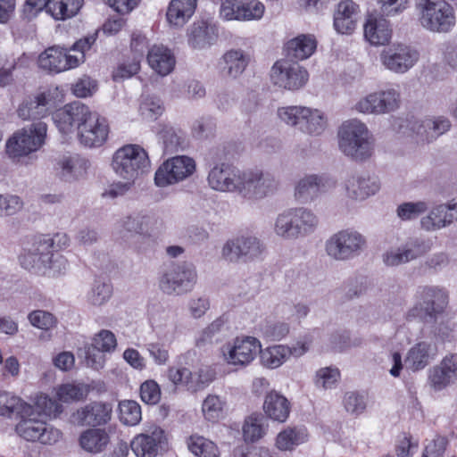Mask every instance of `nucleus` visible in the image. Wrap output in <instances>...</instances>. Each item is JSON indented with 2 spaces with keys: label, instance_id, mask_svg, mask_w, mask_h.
Masks as SVG:
<instances>
[{
  "label": "nucleus",
  "instance_id": "45",
  "mask_svg": "<svg viewBox=\"0 0 457 457\" xmlns=\"http://www.w3.org/2000/svg\"><path fill=\"white\" fill-rule=\"evenodd\" d=\"M83 0H48L47 14L55 21H66L78 14Z\"/></svg>",
  "mask_w": 457,
  "mask_h": 457
},
{
  "label": "nucleus",
  "instance_id": "15",
  "mask_svg": "<svg viewBox=\"0 0 457 457\" xmlns=\"http://www.w3.org/2000/svg\"><path fill=\"white\" fill-rule=\"evenodd\" d=\"M196 170L195 161L187 155H177L167 159L156 170L154 184L166 187L190 178Z\"/></svg>",
  "mask_w": 457,
  "mask_h": 457
},
{
  "label": "nucleus",
  "instance_id": "33",
  "mask_svg": "<svg viewBox=\"0 0 457 457\" xmlns=\"http://www.w3.org/2000/svg\"><path fill=\"white\" fill-rule=\"evenodd\" d=\"M437 353L436 344L428 341L419 342L408 351L405 365L412 371L423 370L436 358Z\"/></svg>",
  "mask_w": 457,
  "mask_h": 457
},
{
  "label": "nucleus",
  "instance_id": "2",
  "mask_svg": "<svg viewBox=\"0 0 457 457\" xmlns=\"http://www.w3.org/2000/svg\"><path fill=\"white\" fill-rule=\"evenodd\" d=\"M53 240L38 239L27 244L19 255L20 264L26 270L46 276H57L68 269L67 260L52 251Z\"/></svg>",
  "mask_w": 457,
  "mask_h": 457
},
{
  "label": "nucleus",
  "instance_id": "34",
  "mask_svg": "<svg viewBox=\"0 0 457 457\" xmlns=\"http://www.w3.org/2000/svg\"><path fill=\"white\" fill-rule=\"evenodd\" d=\"M110 442V434L103 428H87L79 436V445L81 449L91 454H98L104 452Z\"/></svg>",
  "mask_w": 457,
  "mask_h": 457
},
{
  "label": "nucleus",
  "instance_id": "51",
  "mask_svg": "<svg viewBox=\"0 0 457 457\" xmlns=\"http://www.w3.org/2000/svg\"><path fill=\"white\" fill-rule=\"evenodd\" d=\"M273 231L278 237L286 240L297 239L290 210L280 212L274 221Z\"/></svg>",
  "mask_w": 457,
  "mask_h": 457
},
{
  "label": "nucleus",
  "instance_id": "35",
  "mask_svg": "<svg viewBox=\"0 0 457 457\" xmlns=\"http://www.w3.org/2000/svg\"><path fill=\"white\" fill-rule=\"evenodd\" d=\"M218 37L217 29L206 21H196L187 31L188 45L195 50H203L212 46Z\"/></svg>",
  "mask_w": 457,
  "mask_h": 457
},
{
  "label": "nucleus",
  "instance_id": "58",
  "mask_svg": "<svg viewBox=\"0 0 457 457\" xmlns=\"http://www.w3.org/2000/svg\"><path fill=\"white\" fill-rule=\"evenodd\" d=\"M428 208V204L424 201L407 202L398 205L396 213L402 220H410L424 213Z\"/></svg>",
  "mask_w": 457,
  "mask_h": 457
},
{
  "label": "nucleus",
  "instance_id": "4",
  "mask_svg": "<svg viewBox=\"0 0 457 457\" xmlns=\"http://www.w3.org/2000/svg\"><path fill=\"white\" fill-rule=\"evenodd\" d=\"M277 116L286 125L312 137L322 135L328 126V118L323 110L305 105L278 107Z\"/></svg>",
  "mask_w": 457,
  "mask_h": 457
},
{
  "label": "nucleus",
  "instance_id": "16",
  "mask_svg": "<svg viewBox=\"0 0 457 457\" xmlns=\"http://www.w3.org/2000/svg\"><path fill=\"white\" fill-rule=\"evenodd\" d=\"M395 238L389 239L390 246L383 253L382 261L387 267H397L412 262L431 249V242L423 237L410 238L402 245H395Z\"/></svg>",
  "mask_w": 457,
  "mask_h": 457
},
{
  "label": "nucleus",
  "instance_id": "57",
  "mask_svg": "<svg viewBox=\"0 0 457 457\" xmlns=\"http://www.w3.org/2000/svg\"><path fill=\"white\" fill-rule=\"evenodd\" d=\"M451 127L450 121L444 117H436L426 119L423 123L419 126V129H424L428 134L427 137L431 138L432 141L449 130Z\"/></svg>",
  "mask_w": 457,
  "mask_h": 457
},
{
  "label": "nucleus",
  "instance_id": "11",
  "mask_svg": "<svg viewBox=\"0 0 457 457\" xmlns=\"http://www.w3.org/2000/svg\"><path fill=\"white\" fill-rule=\"evenodd\" d=\"M35 408L29 404V411L20 414L21 419L15 428L17 434L26 441L55 444L62 437L61 431L43 420L42 414Z\"/></svg>",
  "mask_w": 457,
  "mask_h": 457
},
{
  "label": "nucleus",
  "instance_id": "55",
  "mask_svg": "<svg viewBox=\"0 0 457 457\" xmlns=\"http://www.w3.org/2000/svg\"><path fill=\"white\" fill-rule=\"evenodd\" d=\"M140 70V59L138 57H128L118 63L113 70L112 77L115 81L128 79L136 75Z\"/></svg>",
  "mask_w": 457,
  "mask_h": 457
},
{
  "label": "nucleus",
  "instance_id": "56",
  "mask_svg": "<svg viewBox=\"0 0 457 457\" xmlns=\"http://www.w3.org/2000/svg\"><path fill=\"white\" fill-rule=\"evenodd\" d=\"M91 345L92 349H96L97 352L110 353L116 349L117 339L112 331L102 329L94 336Z\"/></svg>",
  "mask_w": 457,
  "mask_h": 457
},
{
  "label": "nucleus",
  "instance_id": "63",
  "mask_svg": "<svg viewBox=\"0 0 457 457\" xmlns=\"http://www.w3.org/2000/svg\"><path fill=\"white\" fill-rule=\"evenodd\" d=\"M140 397L147 404H156L161 399L159 385L152 379L145 381L140 386Z\"/></svg>",
  "mask_w": 457,
  "mask_h": 457
},
{
  "label": "nucleus",
  "instance_id": "10",
  "mask_svg": "<svg viewBox=\"0 0 457 457\" xmlns=\"http://www.w3.org/2000/svg\"><path fill=\"white\" fill-rule=\"evenodd\" d=\"M262 347V342L257 337L239 336L222 345L220 355L227 365L244 369L255 361Z\"/></svg>",
  "mask_w": 457,
  "mask_h": 457
},
{
  "label": "nucleus",
  "instance_id": "61",
  "mask_svg": "<svg viewBox=\"0 0 457 457\" xmlns=\"http://www.w3.org/2000/svg\"><path fill=\"white\" fill-rule=\"evenodd\" d=\"M164 111V107L160 100L146 98L139 107V112L143 119L145 120L153 121L157 120Z\"/></svg>",
  "mask_w": 457,
  "mask_h": 457
},
{
  "label": "nucleus",
  "instance_id": "28",
  "mask_svg": "<svg viewBox=\"0 0 457 457\" xmlns=\"http://www.w3.org/2000/svg\"><path fill=\"white\" fill-rule=\"evenodd\" d=\"M112 407L102 402L90 403L72 414V420L79 425L101 426L109 422Z\"/></svg>",
  "mask_w": 457,
  "mask_h": 457
},
{
  "label": "nucleus",
  "instance_id": "43",
  "mask_svg": "<svg viewBox=\"0 0 457 457\" xmlns=\"http://www.w3.org/2000/svg\"><path fill=\"white\" fill-rule=\"evenodd\" d=\"M201 412L205 421L218 423L227 416L228 403L225 398L210 394L202 403Z\"/></svg>",
  "mask_w": 457,
  "mask_h": 457
},
{
  "label": "nucleus",
  "instance_id": "64",
  "mask_svg": "<svg viewBox=\"0 0 457 457\" xmlns=\"http://www.w3.org/2000/svg\"><path fill=\"white\" fill-rule=\"evenodd\" d=\"M366 405L364 396L354 392H349L345 395L344 406L347 412L353 415H360L365 411Z\"/></svg>",
  "mask_w": 457,
  "mask_h": 457
},
{
  "label": "nucleus",
  "instance_id": "38",
  "mask_svg": "<svg viewBox=\"0 0 457 457\" xmlns=\"http://www.w3.org/2000/svg\"><path fill=\"white\" fill-rule=\"evenodd\" d=\"M113 295L112 283L104 278H96L90 284L85 302L91 308H102L108 303Z\"/></svg>",
  "mask_w": 457,
  "mask_h": 457
},
{
  "label": "nucleus",
  "instance_id": "12",
  "mask_svg": "<svg viewBox=\"0 0 457 457\" xmlns=\"http://www.w3.org/2000/svg\"><path fill=\"white\" fill-rule=\"evenodd\" d=\"M265 247L255 236L241 234L224 242L220 258L228 263L253 262L262 258Z\"/></svg>",
  "mask_w": 457,
  "mask_h": 457
},
{
  "label": "nucleus",
  "instance_id": "39",
  "mask_svg": "<svg viewBox=\"0 0 457 457\" xmlns=\"http://www.w3.org/2000/svg\"><path fill=\"white\" fill-rule=\"evenodd\" d=\"M197 0H171L166 12L168 23L175 28L183 27L195 13Z\"/></svg>",
  "mask_w": 457,
  "mask_h": 457
},
{
  "label": "nucleus",
  "instance_id": "22",
  "mask_svg": "<svg viewBox=\"0 0 457 457\" xmlns=\"http://www.w3.org/2000/svg\"><path fill=\"white\" fill-rule=\"evenodd\" d=\"M419 53L403 44H394L384 48L379 54L381 64L388 71L403 74L411 70L419 60Z\"/></svg>",
  "mask_w": 457,
  "mask_h": 457
},
{
  "label": "nucleus",
  "instance_id": "24",
  "mask_svg": "<svg viewBox=\"0 0 457 457\" xmlns=\"http://www.w3.org/2000/svg\"><path fill=\"white\" fill-rule=\"evenodd\" d=\"M167 437L164 430L156 425L148 426L144 433L136 436L130 447L137 457H155L159 449L165 445Z\"/></svg>",
  "mask_w": 457,
  "mask_h": 457
},
{
  "label": "nucleus",
  "instance_id": "21",
  "mask_svg": "<svg viewBox=\"0 0 457 457\" xmlns=\"http://www.w3.org/2000/svg\"><path fill=\"white\" fill-rule=\"evenodd\" d=\"M219 15L224 21H249L261 20L265 12L259 0H218Z\"/></svg>",
  "mask_w": 457,
  "mask_h": 457
},
{
  "label": "nucleus",
  "instance_id": "60",
  "mask_svg": "<svg viewBox=\"0 0 457 457\" xmlns=\"http://www.w3.org/2000/svg\"><path fill=\"white\" fill-rule=\"evenodd\" d=\"M290 331V326L285 321L269 322L262 328V336L272 341H280L285 338Z\"/></svg>",
  "mask_w": 457,
  "mask_h": 457
},
{
  "label": "nucleus",
  "instance_id": "19",
  "mask_svg": "<svg viewBox=\"0 0 457 457\" xmlns=\"http://www.w3.org/2000/svg\"><path fill=\"white\" fill-rule=\"evenodd\" d=\"M81 61L82 55L71 56L67 47L52 46L38 55L37 65L49 74H59L78 68Z\"/></svg>",
  "mask_w": 457,
  "mask_h": 457
},
{
  "label": "nucleus",
  "instance_id": "47",
  "mask_svg": "<svg viewBox=\"0 0 457 457\" xmlns=\"http://www.w3.org/2000/svg\"><path fill=\"white\" fill-rule=\"evenodd\" d=\"M258 355L261 365L270 370L278 369L288 361L287 350L284 344L261 348Z\"/></svg>",
  "mask_w": 457,
  "mask_h": 457
},
{
  "label": "nucleus",
  "instance_id": "46",
  "mask_svg": "<svg viewBox=\"0 0 457 457\" xmlns=\"http://www.w3.org/2000/svg\"><path fill=\"white\" fill-rule=\"evenodd\" d=\"M267 430L262 417L260 414L253 413L244 420L242 426L243 440L246 444L257 443L267 435Z\"/></svg>",
  "mask_w": 457,
  "mask_h": 457
},
{
  "label": "nucleus",
  "instance_id": "20",
  "mask_svg": "<svg viewBox=\"0 0 457 457\" xmlns=\"http://www.w3.org/2000/svg\"><path fill=\"white\" fill-rule=\"evenodd\" d=\"M270 79L274 85L288 90L303 87L309 79L305 68L288 60L276 62L270 70Z\"/></svg>",
  "mask_w": 457,
  "mask_h": 457
},
{
  "label": "nucleus",
  "instance_id": "27",
  "mask_svg": "<svg viewBox=\"0 0 457 457\" xmlns=\"http://www.w3.org/2000/svg\"><path fill=\"white\" fill-rule=\"evenodd\" d=\"M310 435L304 426L289 425L282 428L273 439V446L279 453H293L309 441Z\"/></svg>",
  "mask_w": 457,
  "mask_h": 457
},
{
  "label": "nucleus",
  "instance_id": "44",
  "mask_svg": "<svg viewBox=\"0 0 457 457\" xmlns=\"http://www.w3.org/2000/svg\"><path fill=\"white\" fill-rule=\"evenodd\" d=\"M289 210L298 238L310 235L318 227L319 219L312 210L303 207Z\"/></svg>",
  "mask_w": 457,
  "mask_h": 457
},
{
  "label": "nucleus",
  "instance_id": "36",
  "mask_svg": "<svg viewBox=\"0 0 457 457\" xmlns=\"http://www.w3.org/2000/svg\"><path fill=\"white\" fill-rule=\"evenodd\" d=\"M222 73L229 79H238L246 70L250 63L251 57L248 53L242 49L232 48L222 55Z\"/></svg>",
  "mask_w": 457,
  "mask_h": 457
},
{
  "label": "nucleus",
  "instance_id": "29",
  "mask_svg": "<svg viewBox=\"0 0 457 457\" xmlns=\"http://www.w3.org/2000/svg\"><path fill=\"white\" fill-rule=\"evenodd\" d=\"M390 21L381 15L370 14L363 25V35L371 46H386L392 38Z\"/></svg>",
  "mask_w": 457,
  "mask_h": 457
},
{
  "label": "nucleus",
  "instance_id": "8",
  "mask_svg": "<svg viewBox=\"0 0 457 457\" xmlns=\"http://www.w3.org/2000/svg\"><path fill=\"white\" fill-rule=\"evenodd\" d=\"M367 247V239L361 232L345 228L332 234L325 242L326 254L334 261L344 262L359 256Z\"/></svg>",
  "mask_w": 457,
  "mask_h": 457
},
{
  "label": "nucleus",
  "instance_id": "6",
  "mask_svg": "<svg viewBox=\"0 0 457 457\" xmlns=\"http://www.w3.org/2000/svg\"><path fill=\"white\" fill-rule=\"evenodd\" d=\"M150 168V160L145 150L138 145H126L112 155V169L122 179L135 182Z\"/></svg>",
  "mask_w": 457,
  "mask_h": 457
},
{
  "label": "nucleus",
  "instance_id": "49",
  "mask_svg": "<svg viewBox=\"0 0 457 457\" xmlns=\"http://www.w3.org/2000/svg\"><path fill=\"white\" fill-rule=\"evenodd\" d=\"M29 411V404L21 397L7 391H0V415L11 417L12 414L27 413Z\"/></svg>",
  "mask_w": 457,
  "mask_h": 457
},
{
  "label": "nucleus",
  "instance_id": "52",
  "mask_svg": "<svg viewBox=\"0 0 457 457\" xmlns=\"http://www.w3.org/2000/svg\"><path fill=\"white\" fill-rule=\"evenodd\" d=\"M37 96L47 113L65 101V91L60 86H50Z\"/></svg>",
  "mask_w": 457,
  "mask_h": 457
},
{
  "label": "nucleus",
  "instance_id": "31",
  "mask_svg": "<svg viewBox=\"0 0 457 457\" xmlns=\"http://www.w3.org/2000/svg\"><path fill=\"white\" fill-rule=\"evenodd\" d=\"M360 9L353 0H342L337 6L333 26L338 34L351 35L357 27Z\"/></svg>",
  "mask_w": 457,
  "mask_h": 457
},
{
  "label": "nucleus",
  "instance_id": "26",
  "mask_svg": "<svg viewBox=\"0 0 457 457\" xmlns=\"http://www.w3.org/2000/svg\"><path fill=\"white\" fill-rule=\"evenodd\" d=\"M428 381L436 391H441L457 381V353L445 355L429 371Z\"/></svg>",
  "mask_w": 457,
  "mask_h": 457
},
{
  "label": "nucleus",
  "instance_id": "13",
  "mask_svg": "<svg viewBox=\"0 0 457 457\" xmlns=\"http://www.w3.org/2000/svg\"><path fill=\"white\" fill-rule=\"evenodd\" d=\"M416 303L408 311V320H423L442 313L448 304V294L437 286H424L418 288L415 295Z\"/></svg>",
  "mask_w": 457,
  "mask_h": 457
},
{
  "label": "nucleus",
  "instance_id": "50",
  "mask_svg": "<svg viewBox=\"0 0 457 457\" xmlns=\"http://www.w3.org/2000/svg\"><path fill=\"white\" fill-rule=\"evenodd\" d=\"M341 379V374L336 367H323L319 369L314 376V385L322 390H331L337 386Z\"/></svg>",
  "mask_w": 457,
  "mask_h": 457
},
{
  "label": "nucleus",
  "instance_id": "32",
  "mask_svg": "<svg viewBox=\"0 0 457 457\" xmlns=\"http://www.w3.org/2000/svg\"><path fill=\"white\" fill-rule=\"evenodd\" d=\"M291 403L277 391L269 392L263 401L262 411L267 419L279 424L286 423L290 416Z\"/></svg>",
  "mask_w": 457,
  "mask_h": 457
},
{
  "label": "nucleus",
  "instance_id": "53",
  "mask_svg": "<svg viewBox=\"0 0 457 457\" xmlns=\"http://www.w3.org/2000/svg\"><path fill=\"white\" fill-rule=\"evenodd\" d=\"M154 225V220L149 215L134 214L126 217L122 222V228L136 234H147Z\"/></svg>",
  "mask_w": 457,
  "mask_h": 457
},
{
  "label": "nucleus",
  "instance_id": "23",
  "mask_svg": "<svg viewBox=\"0 0 457 457\" xmlns=\"http://www.w3.org/2000/svg\"><path fill=\"white\" fill-rule=\"evenodd\" d=\"M243 170L227 164L214 166L208 174L209 187L220 193L241 194Z\"/></svg>",
  "mask_w": 457,
  "mask_h": 457
},
{
  "label": "nucleus",
  "instance_id": "37",
  "mask_svg": "<svg viewBox=\"0 0 457 457\" xmlns=\"http://www.w3.org/2000/svg\"><path fill=\"white\" fill-rule=\"evenodd\" d=\"M147 62L154 72L167 76L173 71L176 60L169 48L162 45H155L148 51Z\"/></svg>",
  "mask_w": 457,
  "mask_h": 457
},
{
  "label": "nucleus",
  "instance_id": "48",
  "mask_svg": "<svg viewBox=\"0 0 457 457\" xmlns=\"http://www.w3.org/2000/svg\"><path fill=\"white\" fill-rule=\"evenodd\" d=\"M187 448L196 457H220V450L212 440L193 435L187 441Z\"/></svg>",
  "mask_w": 457,
  "mask_h": 457
},
{
  "label": "nucleus",
  "instance_id": "18",
  "mask_svg": "<svg viewBox=\"0 0 457 457\" xmlns=\"http://www.w3.org/2000/svg\"><path fill=\"white\" fill-rule=\"evenodd\" d=\"M197 280L194 265L182 263L168 268L161 276L159 287L168 295H183L191 291Z\"/></svg>",
  "mask_w": 457,
  "mask_h": 457
},
{
  "label": "nucleus",
  "instance_id": "42",
  "mask_svg": "<svg viewBox=\"0 0 457 457\" xmlns=\"http://www.w3.org/2000/svg\"><path fill=\"white\" fill-rule=\"evenodd\" d=\"M317 39L312 34H300L287 43L288 54L299 61L310 58L317 49Z\"/></svg>",
  "mask_w": 457,
  "mask_h": 457
},
{
  "label": "nucleus",
  "instance_id": "14",
  "mask_svg": "<svg viewBox=\"0 0 457 457\" xmlns=\"http://www.w3.org/2000/svg\"><path fill=\"white\" fill-rule=\"evenodd\" d=\"M279 180L270 171L259 168L243 170L240 195L248 200H261L274 195Z\"/></svg>",
  "mask_w": 457,
  "mask_h": 457
},
{
  "label": "nucleus",
  "instance_id": "7",
  "mask_svg": "<svg viewBox=\"0 0 457 457\" xmlns=\"http://www.w3.org/2000/svg\"><path fill=\"white\" fill-rule=\"evenodd\" d=\"M47 126L45 122H34L16 130L6 141V154L12 160L37 152L46 143Z\"/></svg>",
  "mask_w": 457,
  "mask_h": 457
},
{
  "label": "nucleus",
  "instance_id": "1",
  "mask_svg": "<svg viewBox=\"0 0 457 457\" xmlns=\"http://www.w3.org/2000/svg\"><path fill=\"white\" fill-rule=\"evenodd\" d=\"M53 120L63 136H70L77 129L78 138L85 146L99 147L107 141L110 129L106 119L79 102L57 110Z\"/></svg>",
  "mask_w": 457,
  "mask_h": 457
},
{
  "label": "nucleus",
  "instance_id": "41",
  "mask_svg": "<svg viewBox=\"0 0 457 457\" xmlns=\"http://www.w3.org/2000/svg\"><path fill=\"white\" fill-rule=\"evenodd\" d=\"M87 162L77 155H63L55 165L57 174L65 181L82 178L87 172Z\"/></svg>",
  "mask_w": 457,
  "mask_h": 457
},
{
  "label": "nucleus",
  "instance_id": "59",
  "mask_svg": "<svg viewBox=\"0 0 457 457\" xmlns=\"http://www.w3.org/2000/svg\"><path fill=\"white\" fill-rule=\"evenodd\" d=\"M19 117L24 120L44 117L47 114L39 103L37 96L34 99L23 102L18 109Z\"/></svg>",
  "mask_w": 457,
  "mask_h": 457
},
{
  "label": "nucleus",
  "instance_id": "5",
  "mask_svg": "<svg viewBox=\"0 0 457 457\" xmlns=\"http://www.w3.org/2000/svg\"><path fill=\"white\" fill-rule=\"evenodd\" d=\"M417 10L419 22L428 31L449 33L455 27L454 10L445 0H420Z\"/></svg>",
  "mask_w": 457,
  "mask_h": 457
},
{
  "label": "nucleus",
  "instance_id": "17",
  "mask_svg": "<svg viewBox=\"0 0 457 457\" xmlns=\"http://www.w3.org/2000/svg\"><path fill=\"white\" fill-rule=\"evenodd\" d=\"M401 96L395 87L371 92L360 97L353 104V110L362 114H386L397 110Z\"/></svg>",
  "mask_w": 457,
  "mask_h": 457
},
{
  "label": "nucleus",
  "instance_id": "40",
  "mask_svg": "<svg viewBox=\"0 0 457 457\" xmlns=\"http://www.w3.org/2000/svg\"><path fill=\"white\" fill-rule=\"evenodd\" d=\"M335 183L323 176L307 175L296 184L295 195L297 199L307 200L317 193L334 187Z\"/></svg>",
  "mask_w": 457,
  "mask_h": 457
},
{
  "label": "nucleus",
  "instance_id": "9",
  "mask_svg": "<svg viewBox=\"0 0 457 457\" xmlns=\"http://www.w3.org/2000/svg\"><path fill=\"white\" fill-rule=\"evenodd\" d=\"M54 391V400L41 394L37 396L35 404L45 415L55 418L62 412L60 403H72L81 401L87 397L90 387L85 383L72 381L58 385Z\"/></svg>",
  "mask_w": 457,
  "mask_h": 457
},
{
  "label": "nucleus",
  "instance_id": "3",
  "mask_svg": "<svg viewBox=\"0 0 457 457\" xmlns=\"http://www.w3.org/2000/svg\"><path fill=\"white\" fill-rule=\"evenodd\" d=\"M338 147L348 157L365 160L373 154V137L365 123L357 119L345 120L339 127Z\"/></svg>",
  "mask_w": 457,
  "mask_h": 457
},
{
  "label": "nucleus",
  "instance_id": "30",
  "mask_svg": "<svg viewBox=\"0 0 457 457\" xmlns=\"http://www.w3.org/2000/svg\"><path fill=\"white\" fill-rule=\"evenodd\" d=\"M345 189L348 198L362 201L377 194L380 189V183L373 176L353 175L345 181Z\"/></svg>",
  "mask_w": 457,
  "mask_h": 457
},
{
  "label": "nucleus",
  "instance_id": "54",
  "mask_svg": "<svg viewBox=\"0 0 457 457\" xmlns=\"http://www.w3.org/2000/svg\"><path fill=\"white\" fill-rule=\"evenodd\" d=\"M120 420L129 426L137 425L141 420V407L132 400H125L119 404Z\"/></svg>",
  "mask_w": 457,
  "mask_h": 457
},
{
  "label": "nucleus",
  "instance_id": "62",
  "mask_svg": "<svg viewBox=\"0 0 457 457\" xmlns=\"http://www.w3.org/2000/svg\"><path fill=\"white\" fill-rule=\"evenodd\" d=\"M28 318L33 327L42 330H49L56 324V320L52 313L41 310L30 312Z\"/></svg>",
  "mask_w": 457,
  "mask_h": 457
},
{
  "label": "nucleus",
  "instance_id": "25",
  "mask_svg": "<svg viewBox=\"0 0 457 457\" xmlns=\"http://www.w3.org/2000/svg\"><path fill=\"white\" fill-rule=\"evenodd\" d=\"M457 221V199L436 204L420 220L421 228L434 232L451 226Z\"/></svg>",
  "mask_w": 457,
  "mask_h": 457
}]
</instances>
